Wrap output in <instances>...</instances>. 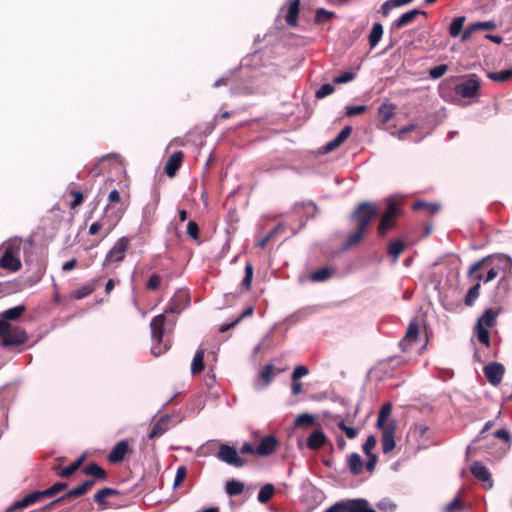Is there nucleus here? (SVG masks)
Instances as JSON below:
<instances>
[{
  "label": "nucleus",
  "instance_id": "obj_46",
  "mask_svg": "<svg viewBox=\"0 0 512 512\" xmlns=\"http://www.w3.org/2000/svg\"><path fill=\"white\" fill-rule=\"evenodd\" d=\"M394 107L389 104H382L378 109V115L382 123H387L393 115Z\"/></svg>",
  "mask_w": 512,
  "mask_h": 512
},
{
  "label": "nucleus",
  "instance_id": "obj_39",
  "mask_svg": "<svg viewBox=\"0 0 512 512\" xmlns=\"http://www.w3.org/2000/svg\"><path fill=\"white\" fill-rule=\"evenodd\" d=\"M383 35V26L380 23H375L372 27V30L369 34V45L371 48H374L379 41L381 40Z\"/></svg>",
  "mask_w": 512,
  "mask_h": 512
},
{
  "label": "nucleus",
  "instance_id": "obj_15",
  "mask_svg": "<svg viewBox=\"0 0 512 512\" xmlns=\"http://www.w3.org/2000/svg\"><path fill=\"white\" fill-rule=\"evenodd\" d=\"M377 428L379 430H381V432H382V436H381L382 451L384 454H388L396 446V443H395L396 425L377 427Z\"/></svg>",
  "mask_w": 512,
  "mask_h": 512
},
{
  "label": "nucleus",
  "instance_id": "obj_41",
  "mask_svg": "<svg viewBox=\"0 0 512 512\" xmlns=\"http://www.w3.org/2000/svg\"><path fill=\"white\" fill-rule=\"evenodd\" d=\"M416 19V8L402 14L395 22L394 27L402 28Z\"/></svg>",
  "mask_w": 512,
  "mask_h": 512
},
{
  "label": "nucleus",
  "instance_id": "obj_58",
  "mask_svg": "<svg viewBox=\"0 0 512 512\" xmlns=\"http://www.w3.org/2000/svg\"><path fill=\"white\" fill-rule=\"evenodd\" d=\"M376 443H377V440H376L375 436H373V435L368 436L366 441H365V443H364V445H363L364 453L366 455L373 454L372 450L375 448Z\"/></svg>",
  "mask_w": 512,
  "mask_h": 512
},
{
  "label": "nucleus",
  "instance_id": "obj_52",
  "mask_svg": "<svg viewBox=\"0 0 512 512\" xmlns=\"http://www.w3.org/2000/svg\"><path fill=\"white\" fill-rule=\"evenodd\" d=\"M294 424L298 427L311 426L314 424V417L311 414L303 413L295 419Z\"/></svg>",
  "mask_w": 512,
  "mask_h": 512
},
{
  "label": "nucleus",
  "instance_id": "obj_22",
  "mask_svg": "<svg viewBox=\"0 0 512 512\" xmlns=\"http://www.w3.org/2000/svg\"><path fill=\"white\" fill-rule=\"evenodd\" d=\"M287 13L285 15V21L288 26H297L298 15L300 12V0H287Z\"/></svg>",
  "mask_w": 512,
  "mask_h": 512
},
{
  "label": "nucleus",
  "instance_id": "obj_20",
  "mask_svg": "<svg viewBox=\"0 0 512 512\" xmlns=\"http://www.w3.org/2000/svg\"><path fill=\"white\" fill-rule=\"evenodd\" d=\"M351 133H352V127L345 126L333 140L329 141L322 147L323 152L329 153V152L337 149L349 138Z\"/></svg>",
  "mask_w": 512,
  "mask_h": 512
},
{
  "label": "nucleus",
  "instance_id": "obj_5",
  "mask_svg": "<svg viewBox=\"0 0 512 512\" xmlns=\"http://www.w3.org/2000/svg\"><path fill=\"white\" fill-rule=\"evenodd\" d=\"M3 248L4 252L0 258V267L11 272L20 270L22 266L20 260L21 242L19 240H10Z\"/></svg>",
  "mask_w": 512,
  "mask_h": 512
},
{
  "label": "nucleus",
  "instance_id": "obj_63",
  "mask_svg": "<svg viewBox=\"0 0 512 512\" xmlns=\"http://www.w3.org/2000/svg\"><path fill=\"white\" fill-rule=\"evenodd\" d=\"M309 373V369L304 365L297 366L292 374V380H299Z\"/></svg>",
  "mask_w": 512,
  "mask_h": 512
},
{
  "label": "nucleus",
  "instance_id": "obj_10",
  "mask_svg": "<svg viewBox=\"0 0 512 512\" xmlns=\"http://www.w3.org/2000/svg\"><path fill=\"white\" fill-rule=\"evenodd\" d=\"M217 457L221 461L235 467H243L246 464V461L238 455L236 448L227 444L219 446Z\"/></svg>",
  "mask_w": 512,
  "mask_h": 512
},
{
  "label": "nucleus",
  "instance_id": "obj_59",
  "mask_svg": "<svg viewBox=\"0 0 512 512\" xmlns=\"http://www.w3.org/2000/svg\"><path fill=\"white\" fill-rule=\"evenodd\" d=\"M199 226L195 221H189L187 224V234L194 240H197L199 237Z\"/></svg>",
  "mask_w": 512,
  "mask_h": 512
},
{
  "label": "nucleus",
  "instance_id": "obj_50",
  "mask_svg": "<svg viewBox=\"0 0 512 512\" xmlns=\"http://www.w3.org/2000/svg\"><path fill=\"white\" fill-rule=\"evenodd\" d=\"M161 283L162 277L157 273H153L146 282L145 288L148 291H156L160 288Z\"/></svg>",
  "mask_w": 512,
  "mask_h": 512
},
{
  "label": "nucleus",
  "instance_id": "obj_23",
  "mask_svg": "<svg viewBox=\"0 0 512 512\" xmlns=\"http://www.w3.org/2000/svg\"><path fill=\"white\" fill-rule=\"evenodd\" d=\"M328 442V438L322 430L313 431L307 438V447L310 450H318Z\"/></svg>",
  "mask_w": 512,
  "mask_h": 512
},
{
  "label": "nucleus",
  "instance_id": "obj_35",
  "mask_svg": "<svg viewBox=\"0 0 512 512\" xmlns=\"http://www.w3.org/2000/svg\"><path fill=\"white\" fill-rule=\"evenodd\" d=\"M96 289V281H92L90 283H87L83 285L82 287L74 290L71 294L72 298L80 300L83 299L90 294H92Z\"/></svg>",
  "mask_w": 512,
  "mask_h": 512
},
{
  "label": "nucleus",
  "instance_id": "obj_33",
  "mask_svg": "<svg viewBox=\"0 0 512 512\" xmlns=\"http://www.w3.org/2000/svg\"><path fill=\"white\" fill-rule=\"evenodd\" d=\"M168 426V419L165 417H161L157 420L151 427V430L148 434L149 439H155L162 436L166 431Z\"/></svg>",
  "mask_w": 512,
  "mask_h": 512
},
{
  "label": "nucleus",
  "instance_id": "obj_29",
  "mask_svg": "<svg viewBox=\"0 0 512 512\" xmlns=\"http://www.w3.org/2000/svg\"><path fill=\"white\" fill-rule=\"evenodd\" d=\"M497 316H498V311L497 310H494L492 308L487 309V310L484 311L482 316H480L478 318L477 325L482 326V327H486V328L489 329V328L493 327L496 324Z\"/></svg>",
  "mask_w": 512,
  "mask_h": 512
},
{
  "label": "nucleus",
  "instance_id": "obj_62",
  "mask_svg": "<svg viewBox=\"0 0 512 512\" xmlns=\"http://www.w3.org/2000/svg\"><path fill=\"white\" fill-rule=\"evenodd\" d=\"M474 28L477 30H494L497 25L494 21L475 22Z\"/></svg>",
  "mask_w": 512,
  "mask_h": 512
},
{
  "label": "nucleus",
  "instance_id": "obj_11",
  "mask_svg": "<svg viewBox=\"0 0 512 512\" xmlns=\"http://www.w3.org/2000/svg\"><path fill=\"white\" fill-rule=\"evenodd\" d=\"M28 340L27 332L18 326H12L10 324L9 331L5 335V338L1 340V346L10 347L18 346L26 343Z\"/></svg>",
  "mask_w": 512,
  "mask_h": 512
},
{
  "label": "nucleus",
  "instance_id": "obj_43",
  "mask_svg": "<svg viewBox=\"0 0 512 512\" xmlns=\"http://www.w3.org/2000/svg\"><path fill=\"white\" fill-rule=\"evenodd\" d=\"M464 22H465L464 16L456 17L453 19L452 23L450 24V28H449V33H450L451 37H457L461 34Z\"/></svg>",
  "mask_w": 512,
  "mask_h": 512
},
{
  "label": "nucleus",
  "instance_id": "obj_9",
  "mask_svg": "<svg viewBox=\"0 0 512 512\" xmlns=\"http://www.w3.org/2000/svg\"><path fill=\"white\" fill-rule=\"evenodd\" d=\"M493 259L494 258L492 256H487L473 263L469 267L468 277L474 278L476 274L482 273L481 271L486 270L487 273L486 275L483 274L482 281L484 283H488L494 280L499 274V269L497 267L492 266Z\"/></svg>",
  "mask_w": 512,
  "mask_h": 512
},
{
  "label": "nucleus",
  "instance_id": "obj_8",
  "mask_svg": "<svg viewBox=\"0 0 512 512\" xmlns=\"http://www.w3.org/2000/svg\"><path fill=\"white\" fill-rule=\"evenodd\" d=\"M480 87L481 80L478 75L469 74L455 86V93L465 99L475 98L479 95Z\"/></svg>",
  "mask_w": 512,
  "mask_h": 512
},
{
  "label": "nucleus",
  "instance_id": "obj_61",
  "mask_svg": "<svg viewBox=\"0 0 512 512\" xmlns=\"http://www.w3.org/2000/svg\"><path fill=\"white\" fill-rule=\"evenodd\" d=\"M367 110L366 105H359V106H347L346 107V115L349 117L360 115L364 113Z\"/></svg>",
  "mask_w": 512,
  "mask_h": 512
},
{
  "label": "nucleus",
  "instance_id": "obj_16",
  "mask_svg": "<svg viewBox=\"0 0 512 512\" xmlns=\"http://www.w3.org/2000/svg\"><path fill=\"white\" fill-rule=\"evenodd\" d=\"M471 473L475 478L483 483V486L486 489L492 488L493 480L491 478V473L481 462H475L471 466Z\"/></svg>",
  "mask_w": 512,
  "mask_h": 512
},
{
  "label": "nucleus",
  "instance_id": "obj_1",
  "mask_svg": "<svg viewBox=\"0 0 512 512\" xmlns=\"http://www.w3.org/2000/svg\"><path fill=\"white\" fill-rule=\"evenodd\" d=\"M377 214L378 208L373 202L365 201L356 206L350 215V219L356 225V230L348 236L345 243L346 248L356 246L362 241L372 219L376 217Z\"/></svg>",
  "mask_w": 512,
  "mask_h": 512
},
{
  "label": "nucleus",
  "instance_id": "obj_28",
  "mask_svg": "<svg viewBox=\"0 0 512 512\" xmlns=\"http://www.w3.org/2000/svg\"><path fill=\"white\" fill-rule=\"evenodd\" d=\"M416 340V319H412L409 323L405 336L399 342L403 352L408 351V345Z\"/></svg>",
  "mask_w": 512,
  "mask_h": 512
},
{
  "label": "nucleus",
  "instance_id": "obj_4",
  "mask_svg": "<svg viewBox=\"0 0 512 512\" xmlns=\"http://www.w3.org/2000/svg\"><path fill=\"white\" fill-rule=\"evenodd\" d=\"M165 322L166 316L165 313H162L155 316L150 323L151 338L153 342L151 352L155 356L162 355L170 348L169 342L163 340Z\"/></svg>",
  "mask_w": 512,
  "mask_h": 512
},
{
  "label": "nucleus",
  "instance_id": "obj_30",
  "mask_svg": "<svg viewBox=\"0 0 512 512\" xmlns=\"http://www.w3.org/2000/svg\"><path fill=\"white\" fill-rule=\"evenodd\" d=\"M204 355L205 350L201 347L198 348L191 363V373L193 375L200 374L205 369Z\"/></svg>",
  "mask_w": 512,
  "mask_h": 512
},
{
  "label": "nucleus",
  "instance_id": "obj_38",
  "mask_svg": "<svg viewBox=\"0 0 512 512\" xmlns=\"http://www.w3.org/2000/svg\"><path fill=\"white\" fill-rule=\"evenodd\" d=\"M275 493L273 484H265L259 491L257 499L260 503L265 504L271 500Z\"/></svg>",
  "mask_w": 512,
  "mask_h": 512
},
{
  "label": "nucleus",
  "instance_id": "obj_48",
  "mask_svg": "<svg viewBox=\"0 0 512 512\" xmlns=\"http://www.w3.org/2000/svg\"><path fill=\"white\" fill-rule=\"evenodd\" d=\"M254 268L251 262H246L245 264V275L242 280V286L245 287L246 290L251 289L252 279H253Z\"/></svg>",
  "mask_w": 512,
  "mask_h": 512
},
{
  "label": "nucleus",
  "instance_id": "obj_13",
  "mask_svg": "<svg viewBox=\"0 0 512 512\" xmlns=\"http://www.w3.org/2000/svg\"><path fill=\"white\" fill-rule=\"evenodd\" d=\"M483 372L491 385L498 386L503 379L505 368L500 363L491 362L484 366Z\"/></svg>",
  "mask_w": 512,
  "mask_h": 512
},
{
  "label": "nucleus",
  "instance_id": "obj_7",
  "mask_svg": "<svg viewBox=\"0 0 512 512\" xmlns=\"http://www.w3.org/2000/svg\"><path fill=\"white\" fill-rule=\"evenodd\" d=\"M131 239L127 236L119 238L112 248L108 251L103 261L104 267H117L126 257V252L130 246Z\"/></svg>",
  "mask_w": 512,
  "mask_h": 512
},
{
  "label": "nucleus",
  "instance_id": "obj_51",
  "mask_svg": "<svg viewBox=\"0 0 512 512\" xmlns=\"http://www.w3.org/2000/svg\"><path fill=\"white\" fill-rule=\"evenodd\" d=\"M121 202V196L117 189H113L110 191L108 195V204L105 207V213H107L110 209L114 207L115 204Z\"/></svg>",
  "mask_w": 512,
  "mask_h": 512
},
{
  "label": "nucleus",
  "instance_id": "obj_2",
  "mask_svg": "<svg viewBox=\"0 0 512 512\" xmlns=\"http://www.w3.org/2000/svg\"><path fill=\"white\" fill-rule=\"evenodd\" d=\"M82 472L85 475L92 477V479L85 480L80 485L69 490L67 493H65L61 497L50 502L48 505L45 506L44 509L50 510L60 502L70 500V499L79 498V497L87 494L93 488V486L96 484V481H98V480L105 481L107 479L106 470L94 462L89 463L86 467H84Z\"/></svg>",
  "mask_w": 512,
  "mask_h": 512
},
{
  "label": "nucleus",
  "instance_id": "obj_47",
  "mask_svg": "<svg viewBox=\"0 0 512 512\" xmlns=\"http://www.w3.org/2000/svg\"><path fill=\"white\" fill-rule=\"evenodd\" d=\"M335 16V13L332 11H328L324 8H319L316 10L315 14V23L323 24Z\"/></svg>",
  "mask_w": 512,
  "mask_h": 512
},
{
  "label": "nucleus",
  "instance_id": "obj_55",
  "mask_svg": "<svg viewBox=\"0 0 512 512\" xmlns=\"http://www.w3.org/2000/svg\"><path fill=\"white\" fill-rule=\"evenodd\" d=\"M338 427L346 434L349 439H354L358 435V430L354 427L347 426L344 420L338 423Z\"/></svg>",
  "mask_w": 512,
  "mask_h": 512
},
{
  "label": "nucleus",
  "instance_id": "obj_25",
  "mask_svg": "<svg viewBox=\"0 0 512 512\" xmlns=\"http://www.w3.org/2000/svg\"><path fill=\"white\" fill-rule=\"evenodd\" d=\"M440 209V203H429L418 199V219L422 218V216H434Z\"/></svg>",
  "mask_w": 512,
  "mask_h": 512
},
{
  "label": "nucleus",
  "instance_id": "obj_26",
  "mask_svg": "<svg viewBox=\"0 0 512 512\" xmlns=\"http://www.w3.org/2000/svg\"><path fill=\"white\" fill-rule=\"evenodd\" d=\"M281 372V369H277L272 364H267L259 373L258 380L262 383V386H268L274 377Z\"/></svg>",
  "mask_w": 512,
  "mask_h": 512
},
{
  "label": "nucleus",
  "instance_id": "obj_27",
  "mask_svg": "<svg viewBox=\"0 0 512 512\" xmlns=\"http://www.w3.org/2000/svg\"><path fill=\"white\" fill-rule=\"evenodd\" d=\"M391 411L392 404L390 402H386L382 405L377 418V427L396 425L394 421H388V418L391 415Z\"/></svg>",
  "mask_w": 512,
  "mask_h": 512
},
{
  "label": "nucleus",
  "instance_id": "obj_12",
  "mask_svg": "<svg viewBox=\"0 0 512 512\" xmlns=\"http://www.w3.org/2000/svg\"><path fill=\"white\" fill-rule=\"evenodd\" d=\"M44 498H46L44 491H34L24 496L22 499L15 501L6 509L5 512H21L23 509L43 500Z\"/></svg>",
  "mask_w": 512,
  "mask_h": 512
},
{
  "label": "nucleus",
  "instance_id": "obj_14",
  "mask_svg": "<svg viewBox=\"0 0 512 512\" xmlns=\"http://www.w3.org/2000/svg\"><path fill=\"white\" fill-rule=\"evenodd\" d=\"M133 452L132 448L130 447V441L125 439L121 440L112 448L108 455V460L113 463H121L126 455L131 454Z\"/></svg>",
  "mask_w": 512,
  "mask_h": 512
},
{
  "label": "nucleus",
  "instance_id": "obj_24",
  "mask_svg": "<svg viewBox=\"0 0 512 512\" xmlns=\"http://www.w3.org/2000/svg\"><path fill=\"white\" fill-rule=\"evenodd\" d=\"M483 279V273H478L475 275L474 280L475 284L468 290L464 303L466 306H472L474 302L477 300L480 294L481 289V281Z\"/></svg>",
  "mask_w": 512,
  "mask_h": 512
},
{
  "label": "nucleus",
  "instance_id": "obj_36",
  "mask_svg": "<svg viewBox=\"0 0 512 512\" xmlns=\"http://www.w3.org/2000/svg\"><path fill=\"white\" fill-rule=\"evenodd\" d=\"M405 244L402 240L391 241L388 244V255L392 257V262L395 263L400 254L404 251Z\"/></svg>",
  "mask_w": 512,
  "mask_h": 512
},
{
  "label": "nucleus",
  "instance_id": "obj_56",
  "mask_svg": "<svg viewBox=\"0 0 512 512\" xmlns=\"http://www.w3.org/2000/svg\"><path fill=\"white\" fill-rule=\"evenodd\" d=\"M355 77H356V74L354 72L347 71V72H344L341 75L335 77L333 79V82L335 84H344V83H347V82H350V81L354 80Z\"/></svg>",
  "mask_w": 512,
  "mask_h": 512
},
{
  "label": "nucleus",
  "instance_id": "obj_64",
  "mask_svg": "<svg viewBox=\"0 0 512 512\" xmlns=\"http://www.w3.org/2000/svg\"><path fill=\"white\" fill-rule=\"evenodd\" d=\"M278 230H279V227L273 228L262 239L259 240L257 245L260 248H264L267 245V243L270 241V239L278 232Z\"/></svg>",
  "mask_w": 512,
  "mask_h": 512
},
{
  "label": "nucleus",
  "instance_id": "obj_40",
  "mask_svg": "<svg viewBox=\"0 0 512 512\" xmlns=\"http://www.w3.org/2000/svg\"><path fill=\"white\" fill-rule=\"evenodd\" d=\"M226 493L230 496L240 495L244 491V484L238 480H229L225 487Z\"/></svg>",
  "mask_w": 512,
  "mask_h": 512
},
{
  "label": "nucleus",
  "instance_id": "obj_6",
  "mask_svg": "<svg viewBox=\"0 0 512 512\" xmlns=\"http://www.w3.org/2000/svg\"><path fill=\"white\" fill-rule=\"evenodd\" d=\"M324 512H377L364 498L345 499L331 505Z\"/></svg>",
  "mask_w": 512,
  "mask_h": 512
},
{
  "label": "nucleus",
  "instance_id": "obj_3",
  "mask_svg": "<svg viewBox=\"0 0 512 512\" xmlns=\"http://www.w3.org/2000/svg\"><path fill=\"white\" fill-rule=\"evenodd\" d=\"M385 204V210L377 227V233L380 237H385L396 226L398 218L402 215L401 202L397 197L386 198Z\"/></svg>",
  "mask_w": 512,
  "mask_h": 512
},
{
  "label": "nucleus",
  "instance_id": "obj_42",
  "mask_svg": "<svg viewBox=\"0 0 512 512\" xmlns=\"http://www.w3.org/2000/svg\"><path fill=\"white\" fill-rule=\"evenodd\" d=\"M464 508V500L461 497H456L443 507V512H463Z\"/></svg>",
  "mask_w": 512,
  "mask_h": 512
},
{
  "label": "nucleus",
  "instance_id": "obj_21",
  "mask_svg": "<svg viewBox=\"0 0 512 512\" xmlns=\"http://www.w3.org/2000/svg\"><path fill=\"white\" fill-rule=\"evenodd\" d=\"M86 459V455L83 454L79 458H77L74 462H72L69 466L65 468H60L59 466H55L53 471L61 478H69L72 476L84 463Z\"/></svg>",
  "mask_w": 512,
  "mask_h": 512
},
{
  "label": "nucleus",
  "instance_id": "obj_45",
  "mask_svg": "<svg viewBox=\"0 0 512 512\" xmlns=\"http://www.w3.org/2000/svg\"><path fill=\"white\" fill-rule=\"evenodd\" d=\"M475 332H476L478 341L480 343L484 344L485 346L489 347L490 346V336H489L488 328L482 327V326H479L476 324Z\"/></svg>",
  "mask_w": 512,
  "mask_h": 512
},
{
  "label": "nucleus",
  "instance_id": "obj_32",
  "mask_svg": "<svg viewBox=\"0 0 512 512\" xmlns=\"http://www.w3.org/2000/svg\"><path fill=\"white\" fill-rule=\"evenodd\" d=\"M26 311L25 305H18L12 308H9L1 313V319L3 321H15L18 320L23 313Z\"/></svg>",
  "mask_w": 512,
  "mask_h": 512
},
{
  "label": "nucleus",
  "instance_id": "obj_34",
  "mask_svg": "<svg viewBox=\"0 0 512 512\" xmlns=\"http://www.w3.org/2000/svg\"><path fill=\"white\" fill-rule=\"evenodd\" d=\"M334 270L329 267H322L310 273L309 279L312 282H324L330 279L333 275Z\"/></svg>",
  "mask_w": 512,
  "mask_h": 512
},
{
  "label": "nucleus",
  "instance_id": "obj_19",
  "mask_svg": "<svg viewBox=\"0 0 512 512\" xmlns=\"http://www.w3.org/2000/svg\"><path fill=\"white\" fill-rule=\"evenodd\" d=\"M184 153L182 151L174 152L166 161L164 172L168 177H174L182 165Z\"/></svg>",
  "mask_w": 512,
  "mask_h": 512
},
{
  "label": "nucleus",
  "instance_id": "obj_57",
  "mask_svg": "<svg viewBox=\"0 0 512 512\" xmlns=\"http://www.w3.org/2000/svg\"><path fill=\"white\" fill-rule=\"evenodd\" d=\"M448 70V66L446 64L438 65L429 70V75L433 79H438L442 77Z\"/></svg>",
  "mask_w": 512,
  "mask_h": 512
},
{
  "label": "nucleus",
  "instance_id": "obj_37",
  "mask_svg": "<svg viewBox=\"0 0 512 512\" xmlns=\"http://www.w3.org/2000/svg\"><path fill=\"white\" fill-rule=\"evenodd\" d=\"M348 466L350 472L353 475H358L363 467V462L361 457L357 453H352L348 456Z\"/></svg>",
  "mask_w": 512,
  "mask_h": 512
},
{
  "label": "nucleus",
  "instance_id": "obj_54",
  "mask_svg": "<svg viewBox=\"0 0 512 512\" xmlns=\"http://www.w3.org/2000/svg\"><path fill=\"white\" fill-rule=\"evenodd\" d=\"M335 88L331 84H323L317 91H316V98L322 99L334 92Z\"/></svg>",
  "mask_w": 512,
  "mask_h": 512
},
{
  "label": "nucleus",
  "instance_id": "obj_18",
  "mask_svg": "<svg viewBox=\"0 0 512 512\" xmlns=\"http://www.w3.org/2000/svg\"><path fill=\"white\" fill-rule=\"evenodd\" d=\"M189 302V295L184 291H179L173 296L170 305L165 309L164 313H180Z\"/></svg>",
  "mask_w": 512,
  "mask_h": 512
},
{
  "label": "nucleus",
  "instance_id": "obj_53",
  "mask_svg": "<svg viewBox=\"0 0 512 512\" xmlns=\"http://www.w3.org/2000/svg\"><path fill=\"white\" fill-rule=\"evenodd\" d=\"M69 194L73 197V201L69 205L71 209H75L83 203L84 196L82 192L71 190Z\"/></svg>",
  "mask_w": 512,
  "mask_h": 512
},
{
  "label": "nucleus",
  "instance_id": "obj_49",
  "mask_svg": "<svg viewBox=\"0 0 512 512\" xmlns=\"http://www.w3.org/2000/svg\"><path fill=\"white\" fill-rule=\"evenodd\" d=\"M68 487V484L66 482H56L53 484L50 488L43 490L46 498L54 497L58 493L66 490Z\"/></svg>",
  "mask_w": 512,
  "mask_h": 512
},
{
  "label": "nucleus",
  "instance_id": "obj_44",
  "mask_svg": "<svg viewBox=\"0 0 512 512\" xmlns=\"http://www.w3.org/2000/svg\"><path fill=\"white\" fill-rule=\"evenodd\" d=\"M488 78L495 82H505L512 77V68L507 70H502L500 72H489L487 74Z\"/></svg>",
  "mask_w": 512,
  "mask_h": 512
},
{
  "label": "nucleus",
  "instance_id": "obj_31",
  "mask_svg": "<svg viewBox=\"0 0 512 512\" xmlns=\"http://www.w3.org/2000/svg\"><path fill=\"white\" fill-rule=\"evenodd\" d=\"M116 495H119L118 490L109 488V487H105V488H102L99 491H97L94 494L93 499L96 503L101 505L103 508H106L107 504H108L106 501V498L109 496H116Z\"/></svg>",
  "mask_w": 512,
  "mask_h": 512
},
{
  "label": "nucleus",
  "instance_id": "obj_60",
  "mask_svg": "<svg viewBox=\"0 0 512 512\" xmlns=\"http://www.w3.org/2000/svg\"><path fill=\"white\" fill-rule=\"evenodd\" d=\"M187 476V468L185 466H179L174 479V487L180 485Z\"/></svg>",
  "mask_w": 512,
  "mask_h": 512
},
{
  "label": "nucleus",
  "instance_id": "obj_17",
  "mask_svg": "<svg viewBox=\"0 0 512 512\" xmlns=\"http://www.w3.org/2000/svg\"><path fill=\"white\" fill-rule=\"evenodd\" d=\"M279 442L274 435H267L260 440L259 445L256 447V453L258 456H269L278 447Z\"/></svg>",
  "mask_w": 512,
  "mask_h": 512
}]
</instances>
